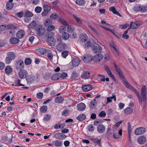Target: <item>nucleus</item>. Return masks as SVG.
I'll list each match as a JSON object with an SVG mask.
<instances>
[{"mask_svg":"<svg viewBox=\"0 0 147 147\" xmlns=\"http://www.w3.org/2000/svg\"><path fill=\"white\" fill-rule=\"evenodd\" d=\"M33 16V14L29 11H26L25 13V17H26L30 18Z\"/></svg>","mask_w":147,"mask_h":147,"instance_id":"40","label":"nucleus"},{"mask_svg":"<svg viewBox=\"0 0 147 147\" xmlns=\"http://www.w3.org/2000/svg\"><path fill=\"white\" fill-rule=\"evenodd\" d=\"M103 55L100 53L95 55L93 58V60L95 62H97L100 61L102 60Z\"/></svg>","mask_w":147,"mask_h":147,"instance_id":"12","label":"nucleus"},{"mask_svg":"<svg viewBox=\"0 0 147 147\" xmlns=\"http://www.w3.org/2000/svg\"><path fill=\"white\" fill-rule=\"evenodd\" d=\"M128 89L131 90L135 93L138 97L139 102L141 104H142L143 102L142 99V96H140L139 93L138 91L135 88L131 85Z\"/></svg>","mask_w":147,"mask_h":147,"instance_id":"5","label":"nucleus"},{"mask_svg":"<svg viewBox=\"0 0 147 147\" xmlns=\"http://www.w3.org/2000/svg\"><path fill=\"white\" fill-rule=\"evenodd\" d=\"M103 121L101 120H99L98 121L95 120L94 122V124L95 126H97L99 124L102 123Z\"/></svg>","mask_w":147,"mask_h":147,"instance_id":"49","label":"nucleus"},{"mask_svg":"<svg viewBox=\"0 0 147 147\" xmlns=\"http://www.w3.org/2000/svg\"><path fill=\"white\" fill-rule=\"evenodd\" d=\"M78 75L77 72H74L71 74V78L72 79L76 78L78 77Z\"/></svg>","mask_w":147,"mask_h":147,"instance_id":"46","label":"nucleus"},{"mask_svg":"<svg viewBox=\"0 0 147 147\" xmlns=\"http://www.w3.org/2000/svg\"><path fill=\"white\" fill-rule=\"evenodd\" d=\"M86 118V115L84 114H80L76 117V119L79 121H82L85 119Z\"/></svg>","mask_w":147,"mask_h":147,"instance_id":"26","label":"nucleus"},{"mask_svg":"<svg viewBox=\"0 0 147 147\" xmlns=\"http://www.w3.org/2000/svg\"><path fill=\"white\" fill-rule=\"evenodd\" d=\"M25 34L24 31L23 30H19L16 34V36L19 38H22Z\"/></svg>","mask_w":147,"mask_h":147,"instance_id":"20","label":"nucleus"},{"mask_svg":"<svg viewBox=\"0 0 147 147\" xmlns=\"http://www.w3.org/2000/svg\"><path fill=\"white\" fill-rule=\"evenodd\" d=\"M51 117V116L50 115L47 114L44 116V119L45 121H48L50 120Z\"/></svg>","mask_w":147,"mask_h":147,"instance_id":"55","label":"nucleus"},{"mask_svg":"<svg viewBox=\"0 0 147 147\" xmlns=\"http://www.w3.org/2000/svg\"><path fill=\"white\" fill-rule=\"evenodd\" d=\"M90 73L88 71H83L81 74V77L84 79H88L90 77Z\"/></svg>","mask_w":147,"mask_h":147,"instance_id":"14","label":"nucleus"},{"mask_svg":"<svg viewBox=\"0 0 147 147\" xmlns=\"http://www.w3.org/2000/svg\"><path fill=\"white\" fill-rule=\"evenodd\" d=\"M16 68L17 69L20 70L23 68L24 66L23 61L21 59L17 60L16 61Z\"/></svg>","mask_w":147,"mask_h":147,"instance_id":"6","label":"nucleus"},{"mask_svg":"<svg viewBox=\"0 0 147 147\" xmlns=\"http://www.w3.org/2000/svg\"><path fill=\"white\" fill-rule=\"evenodd\" d=\"M115 69L116 71L118 73V74L122 72L121 71L120 69V68L118 67L117 65L115 64L114 65Z\"/></svg>","mask_w":147,"mask_h":147,"instance_id":"63","label":"nucleus"},{"mask_svg":"<svg viewBox=\"0 0 147 147\" xmlns=\"http://www.w3.org/2000/svg\"><path fill=\"white\" fill-rule=\"evenodd\" d=\"M106 115V113L104 111H102L98 115V116L101 117H105Z\"/></svg>","mask_w":147,"mask_h":147,"instance_id":"54","label":"nucleus"},{"mask_svg":"<svg viewBox=\"0 0 147 147\" xmlns=\"http://www.w3.org/2000/svg\"><path fill=\"white\" fill-rule=\"evenodd\" d=\"M58 20L62 24L65 25H68V24L61 17L58 18Z\"/></svg>","mask_w":147,"mask_h":147,"instance_id":"41","label":"nucleus"},{"mask_svg":"<svg viewBox=\"0 0 147 147\" xmlns=\"http://www.w3.org/2000/svg\"><path fill=\"white\" fill-rule=\"evenodd\" d=\"M24 86V84H22L20 83V80H17L15 82V86Z\"/></svg>","mask_w":147,"mask_h":147,"instance_id":"43","label":"nucleus"},{"mask_svg":"<svg viewBox=\"0 0 147 147\" xmlns=\"http://www.w3.org/2000/svg\"><path fill=\"white\" fill-rule=\"evenodd\" d=\"M43 96V93L42 92L38 93L37 95V98L39 99H42Z\"/></svg>","mask_w":147,"mask_h":147,"instance_id":"59","label":"nucleus"},{"mask_svg":"<svg viewBox=\"0 0 147 147\" xmlns=\"http://www.w3.org/2000/svg\"><path fill=\"white\" fill-rule=\"evenodd\" d=\"M61 133H57L55 134L54 136L56 138L61 139Z\"/></svg>","mask_w":147,"mask_h":147,"instance_id":"64","label":"nucleus"},{"mask_svg":"<svg viewBox=\"0 0 147 147\" xmlns=\"http://www.w3.org/2000/svg\"><path fill=\"white\" fill-rule=\"evenodd\" d=\"M104 67L105 70L106 71L109 76L113 79L115 81H116L115 76L112 74L108 66L107 65H105L104 66Z\"/></svg>","mask_w":147,"mask_h":147,"instance_id":"8","label":"nucleus"},{"mask_svg":"<svg viewBox=\"0 0 147 147\" xmlns=\"http://www.w3.org/2000/svg\"><path fill=\"white\" fill-rule=\"evenodd\" d=\"M51 79L53 80H56L59 79V78L57 77L56 74H54L51 77Z\"/></svg>","mask_w":147,"mask_h":147,"instance_id":"62","label":"nucleus"},{"mask_svg":"<svg viewBox=\"0 0 147 147\" xmlns=\"http://www.w3.org/2000/svg\"><path fill=\"white\" fill-rule=\"evenodd\" d=\"M146 131L145 128L140 127L136 129L135 131V134L136 135H139L144 134Z\"/></svg>","mask_w":147,"mask_h":147,"instance_id":"9","label":"nucleus"},{"mask_svg":"<svg viewBox=\"0 0 147 147\" xmlns=\"http://www.w3.org/2000/svg\"><path fill=\"white\" fill-rule=\"evenodd\" d=\"M32 62V60L30 58H26L24 61V63L25 65H28L31 64Z\"/></svg>","mask_w":147,"mask_h":147,"instance_id":"42","label":"nucleus"},{"mask_svg":"<svg viewBox=\"0 0 147 147\" xmlns=\"http://www.w3.org/2000/svg\"><path fill=\"white\" fill-rule=\"evenodd\" d=\"M69 52L67 51H63L61 53V55L63 57L65 58L68 55Z\"/></svg>","mask_w":147,"mask_h":147,"instance_id":"50","label":"nucleus"},{"mask_svg":"<svg viewBox=\"0 0 147 147\" xmlns=\"http://www.w3.org/2000/svg\"><path fill=\"white\" fill-rule=\"evenodd\" d=\"M13 6V5L12 3H7L6 4V9L9 10H11Z\"/></svg>","mask_w":147,"mask_h":147,"instance_id":"35","label":"nucleus"},{"mask_svg":"<svg viewBox=\"0 0 147 147\" xmlns=\"http://www.w3.org/2000/svg\"><path fill=\"white\" fill-rule=\"evenodd\" d=\"M47 107L46 106H43L40 109V111L41 113H45L47 110Z\"/></svg>","mask_w":147,"mask_h":147,"instance_id":"45","label":"nucleus"},{"mask_svg":"<svg viewBox=\"0 0 147 147\" xmlns=\"http://www.w3.org/2000/svg\"><path fill=\"white\" fill-rule=\"evenodd\" d=\"M73 17L76 20L77 22L79 24H81L82 23V21L80 18L75 16H74Z\"/></svg>","mask_w":147,"mask_h":147,"instance_id":"53","label":"nucleus"},{"mask_svg":"<svg viewBox=\"0 0 147 147\" xmlns=\"http://www.w3.org/2000/svg\"><path fill=\"white\" fill-rule=\"evenodd\" d=\"M38 24H36V21H33L29 24L28 27L29 28H34L35 30V28Z\"/></svg>","mask_w":147,"mask_h":147,"instance_id":"24","label":"nucleus"},{"mask_svg":"<svg viewBox=\"0 0 147 147\" xmlns=\"http://www.w3.org/2000/svg\"><path fill=\"white\" fill-rule=\"evenodd\" d=\"M80 63V60L77 58H74L72 61V65L73 66L76 67L78 66Z\"/></svg>","mask_w":147,"mask_h":147,"instance_id":"22","label":"nucleus"},{"mask_svg":"<svg viewBox=\"0 0 147 147\" xmlns=\"http://www.w3.org/2000/svg\"><path fill=\"white\" fill-rule=\"evenodd\" d=\"M66 47V45L65 44L60 43L56 47V49L59 51H61L65 49Z\"/></svg>","mask_w":147,"mask_h":147,"instance_id":"11","label":"nucleus"},{"mask_svg":"<svg viewBox=\"0 0 147 147\" xmlns=\"http://www.w3.org/2000/svg\"><path fill=\"white\" fill-rule=\"evenodd\" d=\"M92 141L95 143H96L99 145L100 144L101 140L98 139H93Z\"/></svg>","mask_w":147,"mask_h":147,"instance_id":"57","label":"nucleus"},{"mask_svg":"<svg viewBox=\"0 0 147 147\" xmlns=\"http://www.w3.org/2000/svg\"><path fill=\"white\" fill-rule=\"evenodd\" d=\"M76 2L77 5L81 6L84 5L86 1L84 0H76Z\"/></svg>","mask_w":147,"mask_h":147,"instance_id":"33","label":"nucleus"},{"mask_svg":"<svg viewBox=\"0 0 147 147\" xmlns=\"http://www.w3.org/2000/svg\"><path fill=\"white\" fill-rule=\"evenodd\" d=\"M54 36V33L51 32H48L47 41V44L51 46H54L56 44V40Z\"/></svg>","mask_w":147,"mask_h":147,"instance_id":"2","label":"nucleus"},{"mask_svg":"<svg viewBox=\"0 0 147 147\" xmlns=\"http://www.w3.org/2000/svg\"><path fill=\"white\" fill-rule=\"evenodd\" d=\"M105 127L102 125H98L97 128L98 132L100 134L103 133L105 131Z\"/></svg>","mask_w":147,"mask_h":147,"instance_id":"18","label":"nucleus"},{"mask_svg":"<svg viewBox=\"0 0 147 147\" xmlns=\"http://www.w3.org/2000/svg\"><path fill=\"white\" fill-rule=\"evenodd\" d=\"M12 60L11 59H10L8 57H7L5 59V63L7 64H9L11 63Z\"/></svg>","mask_w":147,"mask_h":147,"instance_id":"58","label":"nucleus"},{"mask_svg":"<svg viewBox=\"0 0 147 147\" xmlns=\"http://www.w3.org/2000/svg\"><path fill=\"white\" fill-rule=\"evenodd\" d=\"M133 111V109L131 107H127L125 109L124 111V112L126 114H131Z\"/></svg>","mask_w":147,"mask_h":147,"instance_id":"27","label":"nucleus"},{"mask_svg":"<svg viewBox=\"0 0 147 147\" xmlns=\"http://www.w3.org/2000/svg\"><path fill=\"white\" fill-rule=\"evenodd\" d=\"M92 86L90 84H87L82 86V89L85 92H87L91 90Z\"/></svg>","mask_w":147,"mask_h":147,"instance_id":"19","label":"nucleus"},{"mask_svg":"<svg viewBox=\"0 0 147 147\" xmlns=\"http://www.w3.org/2000/svg\"><path fill=\"white\" fill-rule=\"evenodd\" d=\"M12 68L9 66H7L5 69V71L7 74H9L11 73L12 71Z\"/></svg>","mask_w":147,"mask_h":147,"instance_id":"32","label":"nucleus"},{"mask_svg":"<svg viewBox=\"0 0 147 147\" xmlns=\"http://www.w3.org/2000/svg\"><path fill=\"white\" fill-rule=\"evenodd\" d=\"M94 127L93 126V125L92 124L89 125L88 127V130L90 132L93 131L94 130Z\"/></svg>","mask_w":147,"mask_h":147,"instance_id":"51","label":"nucleus"},{"mask_svg":"<svg viewBox=\"0 0 147 147\" xmlns=\"http://www.w3.org/2000/svg\"><path fill=\"white\" fill-rule=\"evenodd\" d=\"M92 51L95 53H100L102 51V49L99 45L96 44L94 46Z\"/></svg>","mask_w":147,"mask_h":147,"instance_id":"10","label":"nucleus"},{"mask_svg":"<svg viewBox=\"0 0 147 147\" xmlns=\"http://www.w3.org/2000/svg\"><path fill=\"white\" fill-rule=\"evenodd\" d=\"M19 40L16 38L13 37L10 38V42L12 44H17L19 42Z\"/></svg>","mask_w":147,"mask_h":147,"instance_id":"31","label":"nucleus"},{"mask_svg":"<svg viewBox=\"0 0 147 147\" xmlns=\"http://www.w3.org/2000/svg\"><path fill=\"white\" fill-rule=\"evenodd\" d=\"M64 34L62 36V38L63 40H66L69 38V35L68 33L67 32L64 33Z\"/></svg>","mask_w":147,"mask_h":147,"instance_id":"36","label":"nucleus"},{"mask_svg":"<svg viewBox=\"0 0 147 147\" xmlns=\"http://www.w3.org/2000/svg\"><path fill=\"white\" fill-rule=\"evenodd\" d=\"M37 51L39 54L41 55H44L46 53L47 50L45 49L40 48L37 50Z\"/></svg>","mask_w":147,"mask_h":147,"instance_id":"34","label":"nucleus"},{"mask_svg":"<svg viewBox=\"0 0 147 147\" xmlns=\"http://www.w3.org/2000/svg\"><path fill=\"white\" fill-rule=\"evenodd\" d=\"M18 75L20 78L21 79L24 78L27 76V72L26 70H22L19 72Z\"/></svg>","mask_w":147,"mask_h":147,"instance_id":"15","label":"nucleus"},{"mask_svg":"<svg viewBox=\"0 0 147 147\" xmlns=\"http://www.w3.org/2000/svg\"><path fill=\"white\" fill-rule=\"evenodd\" d=\"M34 10L36 13H39L41 11L42 8L41 7L37 6L35 7Z\"/></svg>","mask_w":147,"mask_h":147,"instance_id":"48","label":"nucleus"},{"mask_svg":"<svg viewBox=\"0 0 147 147\" xmlns=\"http://www.w3.org/2000/svg\"><path fill=\"white\" fill-rule=\"evenodd\" d=\"M24 13L23 11L20 12L16 14V15L19 18H21L23 17Z\"/></svg>","mask_w":147,"mask_h":147,"instance_id":"61","label":"nucleus"},{"mask_svg":"<svg viewBox=\"0 0 147 147\" xmlns=\"http://www.w3.org/2000/svg\"><path fill=\"white\" fill-rule=\"evenodd\" d=\"M140 11L142 12H144L146 11V7L145 6H142L140 5Z\"/></svg>","mask_w":147,"mask_h":147,"instance_id":"60","label":"nucleus"},{"mask_svg":"<svg viewBox=\"0 0 147 147\" xmlns=\"http://www.w3.org/2000/svg\"><path fill=\"white\" fill-rule=\"evenodd\" d=\"M67 31L69 32H71L74 30V28L72 26L67 25Z\"/></svg>","mask_w":147,"mask_h":147,"instance_id":"52","label":"nucleus"},{"mask_svg":"<svg viewBox=\"0 0 147 147\" xmlns=\"http://www.w3.org/2000/svg\"><path fill=\"white\" fill-rule=\"evenodd\" d=\"M146 93L147 94V88L145 85L143 86L141 90V95L142 99L143 102L146 103L147 101Z\"/></svg>","mask_w":147,"mask_h":147,"instance_id":"4","label":"nucleus"},{"mask_svg":"<svg viewBox=\"0 0 147 147\" xmlns=\"http://www.w3.org/2000/svg\"><path fill=\"white\" fill-rule=\"evenodd\" d=\"M58 17V15L55 13H52L50 16L51 19L53 20H55Z\"/></svg>","mask_w":147,"mask_h":147,"instance_id":"44","label":"nucleus"},{"mask_svg":"<svg viewBox=\"0 0 147 147\" xmlns=\"http://www.w3.org/2000/svg\"><path fill=\"white\" fill-rule=\"evenodd\" d=\"M35 30L37 34L39 36H42L45 34L46 30L45 28L40 24H38L35 28Z\"/></svg>","mask_w":147,"mask_h":147,"instance_id":"3","label":"nucleus"},{"mask_svg":"<svg viewBox=\"0 0 147 147\" xmlns=\"http://www.w3.org/2000/svg\"><path fill=\"white\" fill-rule=\"evenodd\" d=\"M97 105V102L96 100L94 99L92 100L89 105V107L91 109H93Z\"/></svg>","mask_w":147,"mask_h":147,"instance_id":"21","label":"nucleus"},{"mask_svg":"<svg viewBox=\"0 0 147 147\" xmlns=\"http://www.w3.org/2000/svg\"><path fill=\"white\" fill-rule=\"evenodd\" d=\"M80 41L82 42H84L83 46L85 48H88L89 47H92L94 45V44L90 41H88L86 42L88 39V37L86 34H82L81 35L80 37Z\"/></svg>","mask_w":147,"mask_h":147,"instance_id":"1","label":"nucleus"},{"mask_svg":"<svg viewBox=\"0 0 147 147\" xmlns=\"http://www.w3.org/2000/svg\"><path fill=\"white\" fill-rule=\"evenodd\" d=\"M140 5H136L133 8V9L135 11L137 12L140 11Z\"/></svg>","mask_w":147,"mask_h":147,"instance_id":"47","label":"nucleus"},{"mask_svg":"<svg viewBox=\"0 0 147 147\" xmlns=\"http://www.w3.org/2000/svg\"><path fill=\"white\" fill-rule=\"evenodd\" d=\"M44 10L50 12L51 10V8L50 7L46 4H44L43 6Z\"/></svg>","mask_w":147,"mask_h":147,"instance_id":"39","label":"nucleus"},{"mask_svg":"<svg viewBox=\"0 0 147 147\" xmlns=\"http://www.w3.org/2000/svg\"><path fill=\"white\" fill-rule=\"evenodd\" d=\"M146 140V138L143 136H140L137 139L138 142L140 144H144L145 143Z\"/></svg>","mask_w":147,"mask_h":147,"instance_id":"13","label":"nucleus"},{"mask_svg":"<svg viewBox=\"0 0 147 147\" xmlns=\"http://www.w3.org/2000/svg\"><path fill=\"white\" fill-rule=\"evenodd\" d=\"M140 25V23L137 22H131L130 24V28L132 29H136L139 27Z\"/></svg>","mask_w":147,"mask_h":147,"instance_id":"17","label":"nucleus"},{"mask_svg":"<svg viewBox=\"0 0 147 147\" xmlns=\"http://www.w3.org/2000/svg\"><path fill=\"white\" fill-rule=\"evenodd\" d=\"M7 57L12 60L15 59L16 57V55L14 53L12 52H9L7 55Z\"/></svg>","mask_w":147,"mask_h":147,"instance_id":"29","label":"nucleus"},{"mask_svg":"<svg viewBox=\"0 0 147 147\" xmlns=\"http://www.w3.org/2000/svg\"><path fill=\"white\" fill-rule=\"evenodd\" d=\"M82 58L84 61L86 63L91 62L93 59L92 56L89 54L82 56Z\"/></svg>","mask_w":147,"mask_h":147,"instance_id":"7","label":"nucleus"},{"mask_svg":"<svg viewBox=\"0 0 147 147\" xmlns=\"http://www.w3.org/2000/svg\"><path fill=\"white\" fill-rule=\"evenodd\" d=\"M26 80L28 83L31 84L33 82L34 78H32L31 76H29L27 78Z\"/></svg>","mask_w":147,"mask_h":147,"instance_id":"38","label":"nucleus"},{"mask_svg":"<svg viewBox=\"0 0 147 147\" xmlns=\"http://www.w3.org/2000/svg\"><path fill=\"white\" fill-rule=\"evenodd\" d=\"M52 144L53 145L55 146L59 147L61 146L62 142L59 140H57L53 142Z\"/></svg>","mask_w":147,"mask_h":147,"instance_id":"28","label":"nucleus"},{"mask_svg":"<svg viewBox=\"0 0 147 147\" xmlns=\"http://www.w3.org/2000/svg\"><path fill=\"white\" fill-rule=\"evenodd\" d=\"M77 107L78 110L83 111L86 109V106L84 103L81 102L77 105Z\"/></svg>","mask_w":147,"mask_h":147,"instance_id":"16","label":"nucleus"},{"mask_svg":"<svg viewBox=\"0 0 147 147\" xmlns=\"http://www.w3.org/2000/svg\"><path fill=\"white\" fill-rule=\"evenodd\" d=\"M66 28L65 26L63 25L60 26L59 28V31L60 33L61 34H63L65 32Z\"/></svg>","mask_w":147,"mask_h":147,"instance_id":"30","label":"nucleus"},{"mask_svg":"<svg viewBox=\"0 0 147 147\" xmlns=\"http://www.w3.org/2000/svg\"><path fill=\"white\" fill-rule=\"evenodd\" d=\"M109 10L110 11H112L114 14L119 16L120 17H121V15L117 11L115 8L113 6H112L109 7Z\"/></svg>","mask_w":147,"mask_h":147,"instance_id":"23","label":"nucleus"},{"mask_svg":"<svg viewBox=\"0 0 147 147\" xmlns=\"http://www.w3.org/2000/svg\"><path fill=\"white\" fill-rule=\"evenodd\" d=\"M55 27L53 25H50L47 28V30L48 31H51L55 29Z\"/></svg>","mask_w":147,"mask_h":147,"instance_id":"56","label":"nucleus"},{"mask_svg":"<svg viewBox=\"0 0 147 147\" xmlns=\"http://www.w3.org/2000/svg\"><path fill=\"white\" fill-rule=\"evenodd\" d=\"M123 83L124 85V86L126 88H129L130 86L131 85L129 84L126 78L124 79L123 80Z\"/></svg>","mask_w":147,"mask_h":147,"instance_id":"37","label":"nucleus"},{"mask_svg":"<svg viewBox=\"0 0 147 147\" xmlns=\"http://www.w3.org/2000/svg\"><path fill=\"white\" fill-rule=\"evenodd\" d=\"M64 100V98L63 97L58 96L55 99V103L59 104L62 103Z\"/></svg>","mask_w":147,"mask_h":147,"instance_id":"25","label":"nucleus"}]
</instances>
